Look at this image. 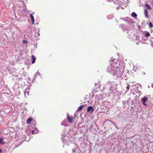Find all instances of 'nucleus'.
<instances>
[{"instance_id":"obj_15","label":"nucleus","mask_w":153,"mask_h":153,"mask_svg":"<svg viewBox=\"0 0 153 153\" xmlns=\"http://www.w3.org/2000/svg\"><path fill=\"white\" fill-rule=\"evenodd\" d=\"M130 87V85H128L126 87V89L128 90L129 89Z\"/></svg>"},{"instance_id":"obj_16","label":"nucleus","mask_w":153,"mask_h":153,"mask_svg":"<svg viewBox=\"0 0 153 153\" xmlns=\"http://www.w3.org/2000/svg\"><path fill=\"white\" fill-rule=\"evenodd\" d=\"M1 152H2L1 150V149H0V153H1Z\"/></svg>"},{"instance_id":"obj_7","label":"nucleus","mask_w":153,"mask_h":153,"mask_svg":"<svg viewBox=\"0 0 153 153\" xmlns=\"http://www.w3.org/2000/svg\"><path fill=\"white\" fill-rule=\"evenodd\" d=\"M144 13L145 15V16L146 17L148 18L149 17L148 14V11L147 9H145L144 10Z\"/></svg>"},{"instance_id":"obj_10","label":"nucleus","mask_w":153,"mask_h":153,"mask_svg":"<svg viewBox=\"0 0 153 153\" xmlns=\"http://www.w3.org/2000/svg\"><path fill=\"white\" fill-rule=\"evenodd\" d=\"M150 36V33L148 32H146V34H145V36L146 37H148V36Z\"/></svg>"},{"instance_id":"obj_1","label":"nucleus","mask_w":153,"mask_h":153,"mask_svg":"<svg viewBox=\"0 0 153 153\" xmlns=\"http://www.w3.org/2000/svg\"><path fill=\"white\" fill-rule=\"evenodd\" d=\"M67 118L68 121L69 123H73L74 118L72 117H70L68 114Z\"/></svg>"},{"instance_id":"obj_4","label":"nucleus","mask_w":153,"mask_h":153,"mask_svg":"<svg viewBox=\"0 0 153 153\" xmlns=\"http://www.w3.org/2000/svg\"><path fill=\"white\" fill-rule=\"evenodd\" d=\"M141 100L143 101V104L145 105H146V104H145V102L147 100V98L146 97H143L142 98Z\"/></svg>"},{"instance_id":"obj_3","label":"nucleus","mask_w":153,"mask_h":153,"mask_svg":"<svg viewBox=\"0 0 153 153\" xmlns=\"http://www.w3.org/2000/svg\"><path fill=\"white\" fill-rule=\"evenodd\" d=\"M32 63V64L34 63L36 59V57L33 55H32L31 56Z\"/></svg>"},{"instance_id":"obj_8","label":"nucleus","mask_w":153,"mask_h":153,"mask_svg":"<svg viewBox=\"0 0 153 153\" xmlns=\"http://www.w3.org/2000/svg\"><path fill=\"white\" fill-rule=\"evenodd\" d=\"M145 5L147 9L150 10H151L152 9V8L149 5L146 4H145Z\"/></svg>"},{"instance_id":"obj_5","label":"nucleus","mask_w":153,"mask_h":153,"mask_svg":"<svg viewBox=\"0 0 153 153\" xmlns=\"http://www.w3.org/2000/svg\"><path fill=\"white\" fill-rule=\"evenodd\" d=\"M30 16L31 17V19L32 23L33 24H34V18L32 14L31 13H30Z\"/></svg>"},{"instance_id":"obj_6","label":"nucleus","mask_w":153,"mask_h":153,"mask_svg":"<svg viewBox=\"0 0 153 153\" xmlns=\"http://www.w3.org/2000/svg\"><path fill=\"white\" fill-rule=\"evenodd\" d=\"M32 121V119L31 118H28L26 120L27 123L28 124H30Z\"/></svg>"},{"instance_id":"obj_13","label":"nucleus","mask_w":153,"mask_h":153,"mask_svg":"<svg viewBox=\"0 0 153 153\" xmlns=\"http://www.w3.org/2000/svg\"><path fill=\"white\" fill-rule=\"evenodd\" d=\"M149 26L150 28H152L153 27V25L152 22H150L149 23Z\"/></svg>"},{"instance_id":"obj_11","label":"nucleus","mask_w":153,"mask_h":153,"mask_svg":"<svg viewBox=\"0 0 153 153\" xmlns=\"http://www.w3.org/2000/svg\"><path fill=\"white\" fill-rule=\"evenodd\" d=\"M83 107V105H80V106H79V107L77 111H81L82 109V108Z\"/></svg>"},{"instance_id":"obj_2","label":"nucleus","mask_w":153,"mask_h":153,"mask_svg":"<svg viewBox=\"0 0 153 153\" xmlns=\"http://www.w3.org/2000/svg\"><path fill=\"white\" fill-rule=\"evenodd\" d=\"M94 111L93 108L92 106H88L87 107V112H88L91 111V112H93Z\"/></svg>"},{"instance_id":"obj_14","label":"nucleus","mask_w":153,"mask_h":153,"mask_svg":"<svg viewBox=\"0 0 153 153\" xmlns=\"http://www.w3.org/2000/svg\"><path fill=\"white\" fill-rule=\"evenodd\" d=\"M27 41L25 40H23L22 41V43L25 44H27Z\"/></svg>"},{"instance_id":"obj_12","label":"nucleus","mask_w":153,"mask_h":153,"mask_svg":"<svg viewBox=\"0 0 153 153\" xmlns=\"http://www.w3.org/2000/svg\"><path fill=\"white\" fill-rule=\"evenodd\" d=\"M132 16L133 17H136L137 16V14L134 12H133L131 14Z\"/></svg>"},{"instance_id":"obj_9","label":"nucleus","mask_w":153,"mask_h":153,"mask_svg":"<svg viewBox=\"0 0 153 153\" xmlns=\"http://www.w3.org/2000/svg\"><path fill=\"white\" fill-rule=\"evenodd\" d=\"M4 138H0V143L4 144L5 143L4 142L3 139Z\"/></svg>"}]
</instances>
